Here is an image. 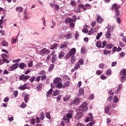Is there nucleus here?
I'll use <instances>...</instances> for the list:
<instances>
[{"instance_id":"14","label":"nucleus","mask_w":126,"mask_h":126,"mask_svg":"<svg viewBox=\"0 0 126 126\" xmlns=\"http://www.w3.org/2000/svg\"><path fill=\"white\" fill-rule=\"evenodd\" d=\"M62 80V79L61 78H56L54 80V82L56 84V85L59 83H61V81Z\"/></svg>"},{"instance_id":"55","label":"nucleus","mask_w":126,"mask_h":126,"mask_svg":"<svg viewBox=\"0 0 126 126\" xmlns=\"http://www.w3.org/2000/svg\"><path fill=\"white\" fill-rule=\"evenodd\" d=\"M26 107V104L23 103L21 105V108H23V109H24V108H25Z\"/></svg>"},{"instance_id":"10","label":"nucleus","mask_w":126,"mask_h":126,"mask_svg":"<svg viewBox=\"0 0 126 126\" xmlns=\"http://www.w3.org/2000/svg\"><path fill=\"white\" fill-rule=\"evenodd\" d=\"M89 117H87L86 119V122L87 123L88 122H89L90 121H91V122H92V121H93V115H92V113H89Z\"/></svg>"},{"instance_id":"6","label":"nucleus","mask_w":126,"mask_h":126,"mask_svg":"<svg viewBox=\"0 0 126 126\" xmlns=\"http://www.w3.org/2000/svg\"><path fill=\"white\" fill-rule=\"evenodd\" d=\"M96 22L97 23H99V24H101V23H103L104 21V19L101 16L99 15V14H96Z\"/></svg>"},{"instance_id":"20","label":"nucleus","mask_w":126,"mask_h":126,"mask_svg":"<svg viewBox=\"0 0 126 126\" xmlns=\"http://www.w3.org/2000/svg\"><path fill=\"white\" fill-rule=\"evenodd\" d=\"M61 93V91L59 90H55L54 91V93L53 94V96H57V95H59Z\"/></svg>"},{"instance_id":"15","label":"nucleus","mask_w":126,"mask_h":126,"mask_svg":"<svg viewBox=\"0 0 126 126\" xmlns=\"http://www.w3.org/2000/svg\"><path fill=\"white\" fill-rule=\"evenodd\" d=\"M65 23H72V22H74V20L70 18H68L65 20Z\"/></svg>"},{"instance_id":"9","label":"nucleus","mask_w":126,"mask_h":126,"mask_svg":"<svg viewBox=\"0 0 126 126\" xmlns=\"http://www.w3.org/2000/svg\"><path fill=\"white\" fill-rule=\"evenodd\" d=\"M30 77V76L26 75L24 76V75H22L19 77V79L20 80H23L24 81V80H27Z\"/></svg>"},{"instance_id":"61","label":"nucleus","mask_w":126,"mask_h":126,"mask_svg":"<svg viewBox=\"0 0 126 126\" xmlns=\"http://www.w3.org/2000/svg\"><path fill=\"white\" fill-rule=\"evenodd\" d=\"M116 14L117 16L120 15V11L119 10H115Z\"/></svg>"},{"instance_id":"49","label":"nucleus","mask_w":126,"mask_h":126,"mask_svg":"<svg viewBox=\"0 0 126 126\" xmlns=\"http://www.w3.org/2000/svg\"><path fill=\"white\" fill-rule=\"evenodd\" d=\"M93 125H94V121H92V122L87 124L86 126H93ZM84 126H85L84 125Z\"/></svg>"},{"instance_id":"29","label":"nucleus","mask_w":126,"mask_h":126,"mask_svg":"<svg viewBox=\"0 0 126 126\" xmlns=\"http://www.w3.org/2000/svg\"><path fill=\"white\" fill-rule=\"evenodd\" d=\"M26 85H24L23 86L21 85V86L19 87V89L20 90H25V89H26Z\"/></svg>"},{"instance_id":"26","label":"nucleus","mask_w":126,"mask_h":126,"mask_svg":"<svg viewBox=\"0 0 126 126\" xmlns=\"http://www.w3.org/2000/svg\"><path fill=\"white\" fill-rule=\"evenodd\" d=\"M57 46H58V44H54L50 46V49L51 50H55V49H57Z\"/></svg>"},{"instance_id":"23","label":"nucleus","mask_w":126,"mask_h":126,"mask_svg":"<svg viewBox=\"0 0 126 126\" xmlns=\"http://www.w3.org/2000/svg\"><path fill=\"white\" fill-rule=\"evenodd\" d=\"M16 10L19 12H22L23 11V8L22 7H18L16 8Z\"/></svg>"},{"instance_id":"11","label":"nucleus","mask_w":126,"mask_h":126,"mask_svg":"<svg viewBox=\"0 0 126 126\" xmlns=\"http://www.w3.org/2000/svg\"><path fill=\"white\" fill-rule=\"evenodd\" d=\"M4 63H9V61L7 59H5L4 58H2V59H0V64H2Z\"/></svg>"},{"instance_id":"59","label":"nucleus","mask_w":126,"mask_h":126,"mask_svg":"<svg viewBox=\"0 0 126 126\" xmlns=\"http://www.w3.org/2000/svg\"><path fill=\"white\" fill-rule=\"evenodd\" d=\"M46 53V49H42L40 51V54H45Z\"/></svg>"},{"instance_id":"2","label":"nucleus","mask_w":126,"mask_h":126,"mask_svg":"<svg viewBox=\"0 0 126 126\" xmlns=\"http://www.w3.org/2000/svg\"><path fill=\"white\" fill-rule=\"evenodd\" d=\"M73 114V111L70 110L67 114L66 115H64L63 117V120L65 121V123H67V124H69V119H71L72 118V115Z\"/></svg>"},{"instance_id":"47","label":"nucleus","mask_w":126,"mask_h":126,"mask_svg":"<svg viewBox=\"0 0 126 126\" xmlns=\"http://www.w3.org/2000/svg\"><path fill=\"white\" fill-rule=\"evenodd\" d=\"M24 19H25V20H27L28 19H30V17H29V16L28 15L25 14L24 16Z\"/></svg>"},{"instance_id":"5","label":"nucleus","mask_w":126,"mask_h":126,"mask_svg":"<svg viewBox=\"0 0 126 126\" xmlns=\"http://www.w3.org/2000/svg\"><path fill=\"white\" fill-rule=\"evenodd\" d=\"M80 7H82V8H83V9L86 10V8L84 7V5L80 4L77 6L76 8L73 10L74 12H81V11L80 10Z\"/></svg>"},{"instance_id":"32","label":"nucleus","mask_w":126,"mask_h":126,"mask_svg":"<svg viewBox=\"0 0 126 126\" xmlns=\"http://www.w3.org/2000/svg\"><path fill=\"white\" fill-rule=\"evenodd\" d=\"M70 4L72 5V6H76V2L74 0H71L70 2Z\"/></svg>"},{"instance_id":"1","label":"nucleus","mask_w":126,"mask_h":126,"mask_svg":"<svg viewBox=\"0 0 126 126\" xmlns=\"http://www.w3.org/2000/svg\"><path fill=\"white\" fill-rule=\"evenodd\" d=\"M76 52V49L75 48H72L69 52H68L66 56H65V59L67 60V59H69V58L71 57V63H74L75 62V56L74 55Z\"/></svg>"},{"instance_id":"50","label":"nucleus","mask_w":126,"mask_h":126,"mask_svg":"<svg viewBox=\"0 0 126 126\" xmlns=\"http://www.w3.org/2000/svg\"><path fill=\"white\" fill-rule=\"evenodd\" d=\"M125 55H126V53L125 52H121L120 54L119 58H122V57H125Z\"/></svg>"},{"instance_id":"34","label":"nucleus","mask_w":126,"mask_h":126,"mask_svg":"<svg viewBox=\"0 0 126 126\" xmlns=\"http://www.w3.org/2000/svg\"><path fill=\"white\" fill-rule=\"evenodd\" d=\"M96 47H97V48H101L102 47V42H100V41H98L96 44Z\"/></svg>"},{"instance_id":"22","label":"nucleus","mask_w":126,"mask_h":126,"mask_svg":"<svg viewBox=\"0 0 126 126\" xmlns=\"http://www.w3.org/2000/svg\"><path fill=\"white\" fill-rule=\"evenodd\" d=\"M126 81V76H122L121 77V81L122 83H124Z\"/></svg>"},{"instance_id":"40","label":"nucleus","mask_w":126,"mask_h":126,"mask_svg":"<svg viewBox=\"0 0 126 126\" xmlns=\"http://www.w3.org/2000/svg\"><path fill=\"white\" fill-rule=\"evenodd\" d=\"M42 86H43V85H42V84H38V85L37 86L38 91H40L41 89H42Z\"/></svg>"},{"instance_id":"43","label":"nucleus","mask_w":126,"mask_h":126,"mask_svg":"<svg viewBox=\"0 0 126 126\" xmlns=\"http://www.w3.org/2000/svg\"><path fill=\"white\" fill-rule=\"evenodd\" d=\"M78 63L79 64H80V65H82V64L84 63V62H83V59H80L79 60Z\"/></svg>"},{"instance_id":"28","label":"nucleus","mask_w":126,"mask_h":126,"mask_svg":"<svg viewBox=\"0 0 126 126\" xmlns=\"http://www.w3.org/2000/svg\"><path fill=\"white\" fill-rule=\"evenodd\" d=\"M29 99V94H27L25 96V103H27L28 102V99Z\"/></svg>"},{"instance_id":"35","label":"nucleus","mask_w":126,"mask_h":126,"mask_svg":"<svg viewBox=\"0 0 126 126\" xmlns=\"http://www.w3.org/2000/svg\"><path fill=\"white\" fill-rule=\"evenodd\" d=\"M79 92L80 95H84V90L83 89H80Z\"/></svg>"},{"instance_id":"3","label":"nucleus","mask_w":126,"mask_h":126,"mask_svg":"<svg viewBox=\"0 0 126 126\" xmlns=\"http://www.w3.org/2000/svg\"><path fill=\"white\" fill-rule=\"evenodd\" d=\"M88 104L86 102H84L79 107V112H86L88 110Z\"/></svg>"},{"instance_id":"44","label":"nucleus","mask_w":126,"mask_h":126,"mask_svg":"<svg viewBox=\"0 0 126 126\" xmlns=\"http://www.w3.org/2000/svg\"><path fill=\"white\" fill-rule=\"evenodd\" d=\"M45 116H46V118H47V119H49V120H51V115H50L49 112H47L45 114Z\"/></svg>"},{"instance_id":"30","label":"nucleus","mask_w":126,"mask_h":126,"mask_svg":"<svg viewBox=\"0 0 126 126\" xmlns=\"http://www.w3.org/2000/svg\"><path fill=\"white\" fill-rule=\"evenodd\" d=\"M68 86H69V81L66 82L63 85V88H65V87H67Z\"/></svg>"},{"instance_id":"21","label":"nucleus","mask_w":126,"mask_h":126,"mask_svg":"<svg viewBox=\"0 0 126 126\" xmlns=\"http://www.w3.org/2000/svg\"><path fill=\"white\" fill-rule=\"evenodd\" d=\"M122 87H123V85L120 84L118 87L117 90H116V91L115 92V93H117V94H118L119 92H120V90L122 89Z\"/></svg>"},{"instance_id":"12","label":"nucleus","mask_w":126,"mask_h":126,"mask_svg":"<svg viewBox=\"0 0 126 126\" xmlns=\"http://www.w3.org/2000/svg\"><path fill=\"white\" fill-rule=\"evenodd\" d=\"M81 117H82V113L80 112L76 114L75 116V119L76 120H80V119H81Z\"/></svg>"},{"instance_id":"37","label":"nucleus","mask_w":126,"mask_h":126,"mask_svg":"<svg viewBox=\"0 0 126 126\" xmlns=\"http://www.w3.org/2000/svg\"><path fill=\"white\" fill-rule=\"evenodd\" d=\"M2 45L4 46V47H8V43L5 41L2 42Z\"/></svg>"},{"instance_id":"7","label":"nucleus","mask_w":126,"mask_h":126,"mask_svg":"<svg viewBox=\"0 0 126 126\" xmlns=\"http://www.w3.org/2000/svg\"><path fill=\"white\" fill-rule=\"evenodd\" d=\"M19 65V64L18 63H15V64H13L12 66H11L10 67H9L8 68V69L10 71L14 70V69H16V68H17V67H18Z\"/></svg>"},{"instance_id":"54","label":"nucleus","mask_w":126,"mask_h":126,"mask_svg":"<svg viewBox=\"0 0 126 126\" xmlns=\"http://www.w3.org/2000/svg\"><path fill=\"white\" fill-rule=\"evenodd\" d=\"M55 8L56 10H59L60 9V6L57 4H55Z\"/></svg>"},{"instance_id":"39","label":"nucleus","mask_w":126,"mask_h":126,"mask_svg":"<svg viewBox=\"0 0 126 126\" xmlns=\"http://www.w3.org/2000/svg\"><path fill=\"white\" fill-rule=\"evenodd\" d=\"M63 57H64V52H62L59 55V58L62 59Z\"/></svg>"},{"instance_id":"58","label":"nucleus","mask_w":126,"mask_h":126,"mask_svg":"<svg viewBox=\"0 0 126 126\" xmlns=\"http://www.w3.org/2000/svg\"><path fill=\"white\" fill-rule=\"evenodd\" d=\"M101 79L105 80V79H107V77L106 76H105L104 75H101Z\"/></svg>"},{"instance_id":"16","label":"nucleus","mask_w":126,"mask_h":126,"mask_svg":"<svg viewBox=\"0 0 126 126\" xmlns=\"http://www.w3.org/2000/svg\"><path fill=\"white\" fill-rule=\"evenodd\" d=\"M112 9L115 10H118L119 9V8H120V5L115 4L113 5L112 7Z\"/></svg>"},{"instance_id":"19","label":"nucleus","mask_w":126,"mask_h":126,"mask_svg":"<svg viewBox=\"0 0 126 126\" xmlns=\"http://www.w3.org/2000/svg\"><path fill=\"white\" fill-rule=\"evenodd\" d=\"M20 68H21V69H23V68H25V67H26L27 65L25 64L24 63H21L19 65Z\"/></svg>"},{"instance_id":"60","label":"nucleus","mask_w":126,"mask_h":126,"mask_svg":"<svg viewBox=\"0 0 126 126\" xmlns=\"http://www.w3.org/2000/svg\"><path fill=\"white\" fill-rule=\"evenodd\" d=\"M55 27H56V23H54L53 25H52L50 26V28H51V29H54Z\"/></svg>"},{"instance_id":"62","label":"nucleus","mask_w":126,"mask_h":126,"mask_svg":"<svg viewBox=\"0 0 126 126\" xmlns=\"http://www.w3.org/2000/svg\"><path fill=\"white\" fill-rule=\"evenodd\" d=\"M46 78H47V76L45 75L42 76V77H41L42 80H45V79H46Z\"/></svg>"},{"instance_id":"13","label":"nucleus","mask_w":126,"mask_h":126,"mask_svg":"<svg viewBox=\"0 0 126 126\" xmlns=\"http://www.w3.org/2000/svg\"><path fill=\"white\" fill-rule=\"evenodd\" d=\"M81 98H75L74 100H73V103L75 104V105H78V104L80 103V100Z\"/></svg>"},{"instance_id":"57","label":"nucleus","mask_w":126,"mask_h":126,"mask_svg":"<svg viewBox=\"0 0 126 126\" xmlns=\"http://www.w3.org/2000/svg\"><path fill=\"white\" fill-rule=\"evenodd\" d=\"M90 99L91 100H93L94 99V94H92L90 95Z\"/></svg>"},{"instance_id":"38","label":"nucleus","mask_w":126,"mask_h":126,"mask_svg":"<svg viewBox=\"0 0 126 126\" xmlns=\"http://www.w3.org/2000/svg\"><path fill=\"white\" fill-rule=\"evenodd\" d=\"M120 74L122 76H126V70H123L120 72Z\"/></svg>"},{"instance_id":"31","label":"nucleus","mask_w":126,"mask_h":126,"mask_svg":"<svg viewBox=\"0 0 126 126\" xmlns=\"http://www.w3.org/2000/svg\"><path fill=\"white\" fill-rule=\"evenodd\" d=\"M114 45L112 43L107 44L106 49H112Z\"/></svg>"},{"instance_id":"36","label":"nucleus","mask_w":126,"mask_h":126,"mask_svg":"<svg viewBox=\"0 0 126 126\" xmlns=\"http://www.w3.org/2000/svg\"><path fill=\"white\" fill-rule=\"evenodd\" d=\"M80 68V65L79 64V63H77L75 64L74 66V68L76 70L77 69H78V68Z\"/></svg>"},{"instance_id":"45","label":"nucleus","mask_w":126,"mask_h":126,"mask_svg":"<svg viewBox=\"0 0 126 126\" xmlns=\"http://www.w3.org/2000/svg\"><path fill=\"white\" fill-rule=\"evenodd\" d=\"M110 53H111L110 51L107 50H104V54L106 56H107V55H109V54H110Z\"/></svg>"},{"instance_id":"17","label":"nucleus","mask_w":126,"mask_h":126,"mask_svg":"<svg viewBox=\"0 0 126 126\" xmlns=\"http://www.w3.org/2000/svg\"><path fill=\"white\" fill-rule=\"evenodd\" d=\"M56 87H57V88H58L59 89H61V88H63V83L60 82L58 84H57Z\"/></svg>"},{"instance_id":"42","label":"nucleus","mask_w":126,"mask_h":126,"mask_svg":"<svg viewBox=\"0 0 126 126\" xmlns=\"http://www.w3.org/2000/svg\"><path fill=\"white\" fill-rule=\"evenodd\" d=\"M103 35V32H100V33H98L96 36V39L99 40L100 39V37Z\"/></svg>"},{"instance_id":"27","label":"nucleus","mask_w":126,"mask_h":126,"mask_svg":"<svg viewBox=\"0 0 126 126\" xmlns=\"http://www.w3.org/2000/svg\"><path fill=\"white\" fill-rule=\"evenodd\" d=\"M81 54H85L86 52V49H85V46H82L81 49Z\"/></svg>"},{"instance_id":"53","label":"nucleus","mask_w":126,"mask_h":126,"mask_svg":"<svg viewBox=\"0 0 126 126\" xmlns=\"http://www.w3.org/2000/svg\"><path fill=\"white\" fill-rule=\"evenodd\" d=\"M66 44H62L60 47V49H63V48H66Z\"/></svg>"},{"instance_id":"18","label":"nucleus","mask_w":126,"mask_h":126,"mask_svg":"<svg viewBox=\"0 0 126 126\" xmlns=\"http://www.w3.org/2000/svg\"><path fill=\"white\" fill-rule=\"evenodd\" d=\"M72 36H71V33H67L66 35H65L64 37L65 38V39L66 40H68V39H71V38Z\"/></svg>"},{"instance_id":"46","label":"nucleus","mask_w":126,"mask_h":126,"mask_svg":"<svg viewBox=\"0 0 126 126\" xmlns=\"http://www.w3.org/2000/svg\"><path fill=\"white\" fill-rule=\"evenodd\" d=\"M118 101H119V98H118V97H117V96H115L113 99L114 103H118Z\"/></svg>"},{"instance_id":"25","label":"nucleus","mask_w":126,"mask_h":126,"mask_svg":"<svg viewBox=\"0 0 126 126\" xmlns=\"http://www.w3.org/2000/svg\"><path fill=\"white\" fill-rule=\"evenodd\" d=\"M110 109H111V105H108L105 108V113H108L109 111H110Z\"/></svg>"},{"instance_id":"24","label":"nucleus","mask_w":126,"mask_h":126,"mask_svg":"<svg viewBox=\"0 0 126 126\" xmlns=\"http://www.w3.org/2000/svg\"><path fill=\"white\" fill-rule=\"evenodd\" d=\"M53 93V89H51L48 92H47L46 96L49 97L51 94Z\"/></svg>"},{"instance_id":"4","label":"nucleus","mask_w":126,"mask_h":126,"mask_svg":"<svg viewBox=\"0 0 126 126\" xmlns=\"http://www.w3.org/2000/svg\"><path fill=\"white\" fill-rule=\"evenodd\" d=\"M113 28L111 26H108L107 27V32L105 33V37L106 39L111 38V32L113 31Z\"/></svg>"},{"instance_id":"33","label":"nucleus","mask_w":126,"mask_h":126,"mask_svg":"<svg viewBox=\"0 0 126 126\" xmlns=\"http://www.w3.org/2000/svg\"><path fill=\"white\" fill-rule=\"evenodd\" d=\"M69 99H70V96H69V95H65L63 98V101L65 102L67 101V100H69Z\"/></svg>"},{"instance_id":"8","label":"nucleus","mask_w":126,"mask_h":126,"mask_svg":"<svg viewBox=\"0 0 126 126\" xmlns=\"http://www.w3.org/2000/svg\"><path fill=\"white\" fill-rule=\"evenodd\" d=\"M51 56H52V59H51V62L52 63H56L57 62V55L55 54V52H52L51 53Z\"/></svg>"},{"instance_id":"63","label":"nucleus","mask_w":126,"mask_h":126,"mask_svg":"<svg viewBox=\"0 0 126 126\" xmlns=\"http://www.w3.org/2000/svg\"><path fill=\"white\" fill-rule=\"evenodd\" d=\"M95 25H96V21H94L92 23V27H95Z\"/></svg>"},{"instance_id":"41","label":"nucleus","mask_w":126,"mask_h":126,"mask_svg":"<svg viewBox=\"0 0 126 126\" xmlns=\"http://www.w3.org/2000/svg\"><path fill=\"white\" fill-rule=\"evenodd\" d=\"M40 118L41 121H43V120L45 119V114L44 113V112L41 113Z\"/></svg>"},{"instance_id":"56","label":"nucleus","mask_w":126,"mask_h":126,"mask_svg":"<svg viewBox=\"0 0 126 126\" xmlns=\"http://www.w3.org/2000/svg\"><path fill=\"white\" fill-rule=\"evenodd\" d=\"M3 23V21H2V20H0V28H2Z\"/></svg>"},{"instance_id":"48","label":"nucleus","mask_w":126,"mask_h":126,"mask_svg":"<svg viewBox=\"0 0 126 126\" xmlns=\"http://www.w3.org/2000/svg\"><path fill=\"white\" fill-rule=\"evenodd\" d=\"M111 72L112 71L111 70V69H108L106 71V73L107 75H110L112 74Z\"/></svg>"},{"instance_id":"64","label":"nucleus","mask_w":126,"mask_h":126,"mask_svg":"<svg viewBox=\"0 0 126 126\" xmlns=\"http://www.w3.org/2000/svg\"><path fill=\"white\" fill-rule=\"evenodd\" d=\"M8 100H9V98H8V97H6L4 99V102H8Z\"/></svg>"},{"instance_id":"52","label":"nucleus","mask_w":126,"mask_h":126,"mask_svg":"<svg viewBox=\"0 0 126 126\" xmlns=\"http://www.w3.org/2000/svg\"><path fill=\"white\" fill-rule=\"evenodd\" d=\"M54 66L55 65H54V64H52L49 68V70L50 71L52 70V69H53Z\"/></svg>"},{"instance_id":"51","label":"nucleus","mask_w":126,"mask_h":126,"mask_svg":"<svg viewBox=\"0 0 126 126\" xmlns=\"http://www.w3.org/2000/svg\"><path fill=\"white\" fill-rule=\"evenodd\" d=\"M29 67H32V66H33V62L31 61L29 63Z\"/></svg>"}]
</instances>
